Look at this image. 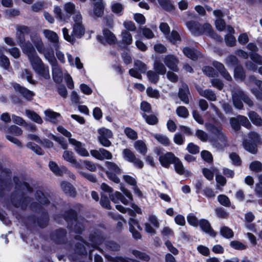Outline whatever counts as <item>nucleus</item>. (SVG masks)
<instances>
[{
	"label": "nucleus",
	"mask_w": 262,
	"mask_h": 262,
	"mask_svg": "<svg viewBox=\"0 0 262 262\" xmlns=\"http://www.w3.org/2000/svg\"><path fill=\"white\" fill-rule=\"evenodd\" d=\"M14 181L16 184V192L19 193L21 192L22 193H25L27 191L31 192L32 189L30 187L29 184L26 182H19L18 183V179L17 178H14Z\"/></svg>",
	"instance_id": "nucleus-16"
},
{
	"label": "nucleus",
	"mask_w": 262,
	"mask_h": 262,
	"mask_svg": "<svg viewBox=\"0 0 262 262\" xmlns=\"http://www.w3.org/2000/svg\"><path fill=\"white\" fill-rule=\"evenodd\" d=\"M152 135L160 143L165 146L169 145V140L166 136L158 134H152Z\"/></svg>",
	"instance_id": "nucleus-45"
},
{
	"label": "nucleus",
	"mask_w": 262,
	"mask_h": 262,
	"mask_svg": "<svg viewBox=\"0 0 262 262\" xmlns=\"http://www.w3.org/2000/svg\"><path fill=\"white\" fill-rule=\"evenodd\" d=\"M231 92L233 103L236 108L240 110L243 108V104L242 100L249 107H252L254 105L253 102L239 88H234Z\"/></svg>",
	"instance_id": "nucleus-4"
},
{
	"label": "nucleus",
	"mask_w": 262,
	"mask_h": 262,
	"mask_svg": "<svg viewBox=\"0 0 262 262\" xmlns=\"http://www.w3.org/2000/svg\"><path fill=\"white\" fill-rule=\"evenodd\" d=\"M62 158L67 162L71 163L74 167L76 168L81 167L80 164L77 161L72 151L68 150H64L63 152Z\"/></svg>",
	"instance_id": "nucleus-14"
},
{
	"label": "nucleus",
	"mask_w": 262,
	"mask_h": 262,
	"mask_svg": "<svg viewBox=\"0 0 262 262\" xmlns=\"http://www.w3.org/2000/svg\"><path fill=\"white\" fill-rule=\"evenodd\" d=\"M202 28L204 30V33H205L212 38H214L215 40L219 41H222V38L218 36L217 34L214 33L211 25L209 24H205L203 26H202Z\"/></svg>",
	"instance_id": "nucleus-28"
},
{
	"label": "nucleus",
	"mask_w": 262,
	"mask_h": 262,
	"mask_svg": "<svg viewBox=\"0 0 262 262\" xmlns=\"http://www.w3.org/2000/svg\"><path fill=\"white\" fill-rule=\"evenodd\" d=\"M67 57L70 65L72 66H75L78 69H82L83 68V64L78 57H76L74 61L71 55L68 54Z\"/></svg>",
	"instance_id": "nucleus-47"
},
{
	"label": "nucleus",
	"mask_w": 262,
	"mask_h": 262,
	"mask_svg": "<svg viewBox=\"0 0 262 262\" xmlns=\"http://www.w3.org/2000/svg\"><path fill=\"white\" fill-rule=\"evenodd\" d=\"M227 29L228 33L225 36V42L228 46H233L236 43V39L233 35L234 33V30L230 26H227Z\"/></svg>",
	"instance_id": "nucleus-22"
},
{
	"label": "nucleus",
	"mask_w": 262,
	"mask_h": 262,
	"mask_svg": "<svg viewBox=\"0 0 262 262\" xmlns=\"http://www.w3.org/2000/svg\"><path fill=\"white\" fill-rule=\"evenodd\" d=\"M140 30L143 35L148 39H151L155 36L154 33L149 28L143 27L141 28Z\"/></svg>",
	"instance_id": "nucleus-61"
},
{
	"label": "nucleus",
	"mask_w": 262,
	"mask_h": 262,
	"mask_svg": "<svg viewBox=\"0 0 262 262\" xmlns=\"http://www.w3.org/2000/svg\"><path fill=\"white\" fill-rule=\"evenodd\" d=\"M234 78L235 79L243 80L245 77L246 75L244 69L241 66H237L234 69Z\"/></svg>",
	"instance_id": "nucleus-41"
},
{
	"label": "nucleus",
	"mask_w": 262,
	"mask_h": 262,
	"mask_svg": "<svg viewBox=\"0 0 262 262\" xmlns=\"http://www.w3.org/2000/svg\"><path fill=\"white\" fill-rule=\"evenodd\" d=\"M177 114L181 117L186 118L189 116L188 110L183 106H179L176 110Z\"/></svg>",
	"instance_id": "nucleus-53"
},
{
	"label": "nucleus",
	"mask_w": 262,
	"mask_h": 262,
	"mask_svg": "<svg viewBox=\"0 0 262 262\" xmlns=\"http://www.w3.org/2000/svg\"><path fill=\"white\" fill-rule=\"evenodd\" d=\"M217 171L216 169L213 168V171L210 169L204 168L203 169L202 172L205 177L209 180H211L213 178L214 172Z\"/></svg>",
	"instance_id": "nucleus-62"
},
{
	"label": "nucleus",
	"mask_w": 262,
	"mask_h": 262,
	"mask_svg": "<svg viewBox=\"0 0 262 262\" xmlns=\"http://www.w3.org/2000/svg\"><path fill=\"white\" fill-rule=\"evenodd\" d=\"M135 149L141 155L145 156L147 152V147L146 143L142 140H139L134 143Z\"/></svg>",
	"instance_id": "nucleus-29"
},
{
	"label": "nucleus",
	"mask_w": 262,
	"mask_h": 262,
	"mask_svg": "<svg viewBox=\"0 0 262 262\" xmlns=\"http://www.w3.org/2000/svg\"><path fill=\"white\" fill-rule=\"evenodd\" d=\"M45 114V119L50 121L53 123L57 124L58 123L57 118L60 116V114L58 113L53 112L50 110H46L44 112Z\"/></svg>",
	"instance_id": "nucleus-25"
},
{
	"label": "nucleus",
	"mask_w": 262,
	"mask_h": 262,
	"mask_svg": "<svg viewBox=\"0 0 262 262\" xmlns=\"http://www.w3.org/2000/svg\"><path fill=\"white\" fill-rule=\"evenodd\" d=\"M69 142L75 146V151L82 157H88L89 154L88 150L84 147V145L79 141L73 138H69Z\"/></svg>",
	"instance_id": "nucleus-10"
},
{
	"label": "nucleus",
	"mask_w": 262,
	"mask_h": 262,
	"mask_svg": "<svg viewBox=\"0 0 262 262\" xmlns=\"http://www.w3.org/2000/svg\"><path fill=\"white\" fill-rule=\"evenodd\" d=\"M166 37L168 38L170 42L174 44L181 40L179 33L176 31H172L171 33L169 34Z\"/></svg>",
	"instance_id": "nucleus-55"
},
{
	"label": "nucleus",
	"mask_w": 262,
	"mask_h": 262,
	"mask_svg": "<svg viewBox=\"0 0 262 262\" xmlns=\"http://www.w3.org/2000/svg\"><path fill=\"white\" fill-rule=\"evenodd\" d=\"M70 214H71V217H66V219L67 221V222H69V221L71 220V222H72V224H74V231L75 232L80 233L82 231L83 229V225L81 224L78 223L77 222V220H76V212L73 211L71 210L70 211Z\"/></svg>",
	"instance_id": "nucleus-23"
},
{
	"label": "nucleus",
	"mask_w": 262,
	"mask_h": 262,
	"mask_svg": "<svg viewBox=\"0 0 262 262\" xmlns=\"http://www.w3.org/2000/svg\"><path fill=\"white\" fill-rule=\"evenodd\" d=\"M147 77L150 82L153 83H157L159 79V74L156 71L149 70L147 72Z\"/></svg>",
	"instance_id": "nucleus-49"
},
{
	"label": "nucleus",
	"mask_w": 262,
	"mask_h": 262,
	"mask_svg": "<svg viewBox=\"0 0 262 262\" xmlns=\"http://www.w3.org/2000/svg\"><path fill=\"white\" fill-rule=\"evenodd\" d=\"M205 126L206 128L215 135V137L224 133L222 130V127L220 126H216L210 123H206Z\"/></svg>",
	"instance_id": "nucleus-36"
},
{
	"label": "nucleus",
	"mask_w": 262,
	"mask_h": 262,
	"mask_svg": "<svg viewBox=\"0 0 262 262\" xmlns=\"http://www.w3.org/2000/svg\"><path fill=\"white\" fill-rule=\"evenodd\" d=\"M61 188L66 194L74 196L76 194V191L71 184L67 182H62L61 183Z\"/></svg>",
	"instance_id": "nucleus-31"
},
{
	"label": "nucleus",
	"mask_w": 262,
	"mask_h": 262,
	"mask_svg": "<svg viewBox=\"0 0 262 262\" xmlns=\"http://www.w3.org/2000/svg\"><path fill=\"white\" fill-rule=\"evenodd\" d=\"M15 90L19 93L24 98L27 99H31L34 96V93L31 91L27 89L24 87L21 86L19 84H15L14 85Z\"/></svg>",
	"instance_id": "nucleus-21"
},
{
	"label": "nucleus",
	"mask_w": 262,
	"mask_h": 262,
	"mask_svg": "<svg viewBox=\"0 0 262 262\" xmlns=\"http://www.w3.org/2000/svg\"><path fill=\"white\" fill-rule=\"evenodd\" d=\"M66 234V232L64 229H59L57 230L53 235L52 238L57 243H61Z\"/></svg>",
	"instance_id": "nucleus-40"
},
{
	"label": "nucleus",
	"mask_w": 262,
	"mask_h": 262,
	"mask_svg": "<svg viewBox=\"0 0 262 262\" xmlns=\"http://www.w3.org/2000/svg\"><path fill=\"white\" fill-rule=\"evenodd\" d=\"M250 169L255 172L261 171H262V163L258 161H253L250 164Z\"/></svg>",
	"instance_id": "nucleus-60"
},
{
	"label": "nucleus",
	"mask_w": 262,
	"mask_h": 262,
	"mask_svg": "<svg viewBox=\"0 0 262 262\" xmlns=\"http://www.w3.org/2000/svg\"><path fill=\"white\" fill-rule=\"evenodd\" d=\"M183 53L189 58L192 60H196L198 58L197 53L192 49L186 47L183 49Z\"/></svg>",
	"instance_id": "nucleus-48"
},
{
	"label": "nucleus",
	"mask_w": 262,
	"mask_h": 262,
	"mask_svg": "<svg viewBox=\"0 0 262 262\" xmlns=\"http://www.w3.org/2000/svg\"><path fill=\"white\" fill-rule=\"evenodd\" d=\"M201 229L205 232L209 234L210 236H215L216 232L211 228L209 222L205 219H202L199 221V224Z\"/></svg>",
	"instance_id": "nucleus-18"
},
{
	"label": "nucleus",
	"mask_w": 262,
	"mask_h": 262,
	"mask_svg": "<svg viewBox=\"0 0 262 262\" xmlns=\"http://www.w3.org/2000/svg\"><path fill=\"white\" fill-rule=\"evenodd\" d=\"M105 165L111 172H114L116 174H120L121 172L120 167L115 163L110 161H106L105 163Z\"/></svg>",
	"instance_id": "nucleus-43"
},
{
	"label": "nucleus",
	"mask_w": 262,
	"mask_h": 262,
	"mask_svg": "<svg viewBox=\"0 0 262 262\" xmlns=\"http://www.w3.org/2000/svg\"><path fill=\"white\" fill-rule=\"evenodd\" d=\"M212 145L218 149H223L228 145V141L224 133L215 137L211 140Z\"/></svg>",
	"instance_id": "nucleus-7"
},
{
	"label": "nucleus",
	"mask_w": 262,
	"mask_h": 262,
	"mask_svg": "<svg viewBox=\"0 0 262 262\" xmlns=\"http://www.w3.org/2000/svg\"><path fill=\"white\" fill-rule=\"evenodd\" d=\"M28 27L21 26L17 28L16 41L18 45L21 47L23 53L27 55L28 58L37 53L36 50L29 41L26 42L25 35L29 33Z\"/></svg>",
	"instance_id": "nucleus-3"
},
{
	"label": "nucleus",
	"mask_w": 262,
	"mask_h": 262,
	"mask_svg": "<svg viewBox=\"0 0 262 262\" xmlns=\"http://www.w3.org/2000/svg\"><path fill=\"white\" fill-rule=\"evenodd\" d=\"M43 34L45 37L50 42L54 43L55 46L58 45V36L57 34L54 31L46 29L43 31Z\"/></svg>",
	"instance_id": "nucleus-24"
},
{
	"label": "nucleus",
	"mask_w": 262,
	"mask_h": 262,
	"mask_svg": "<svg viewBox=\"0 0 262 262\" xmlns=\"http://www.w3.org/2000/svg\"><path fill=\"white\" fill-rule=\"evenodd\" d=\"M176 158L172 152H168L160 156L159 160L163 166L168 167L169 165L174 162Z\"/></svg>",
	"instance_id": "nucleus-12"
},
{
	"label": "nucleus",
	"mask_w": 262,
	"mask_h": 262,
	"mask_svg": "<svg viewBox=\"0 0 262 262\" xmlns=\"http://www.w3.org/2000/svg\"><path fill=\"white\" fill-rule=\"evenodd\" d=\"M186 25L191 32L195 35H201L204 32L202 26L198 22L189 21L187 22Z\"/></svg>",
	"instance_id": "nucleus-13"
},
{
	"label": "nucleus",
	"mask_w": 262,
	"mask_h": 262,
	"mask_svg": "<svg viewBox=\"0 0 262 262\" xmlns=\"http://www.w3.org/2000/svg\"><path fill=\"white\" fill-rule=\"evenodd\" d=\"M21 76L23 78L26 79L29 83L33 84H35V82L32 79V74L28 70H23L21 74Z\"/></svg>",
	"instance_id": "nucleus-57"
},
{
	"label": "nucleus",
	"mask_w": 262,
	"mask_h": 262,
	"mask_svg": "<svg viewBox=\"0 0 262 262\" xmlns=\"http://www.w3.org/2000/svg\"><path fill=\"white\" fill-rule=\"evenodd\" d=\"M35 72L46 79H49L50 77L49 68L44 64L36 70Z\"/></svg>",
	"instance_id": "nucleus-44"
},
{
	"label": "nucleus",
	"mask_w": 262,
	"mask_h": 262,
	"mask_svg": "<svg viewBox=\"0 0 262 262\" xmlns=\"http://www.w3.org/2000/svg\"><path fill=\"white\" fill-rule=\"evenodd\" d=\"M90 153L93 157L99 160H103L104 159H111L113 157L110 151L102 148L99 150H91Z\"/></svg>",
	"instance_id": "nucleus-8"
},
{
	"label": "nucleus",
	"mask_w": 262,
	"mask_h": 262,
	"mask_svg": "<svg viewBox=\"0 0 262 262\" xmlns=\"http://www.w3.org/2000/svg\"><path fill=\"white\" fill-rule=\"evenodd\" d=\"M124 132L126 136L131 140H135L138 138L137 133L130 127H126Z\"/></svg>",
	"instance_id": "nucleus-51"
},
{
	"label": "nucleus",
	"mask_w": 262,
	"mask_h": 262,
	"mask_svg": "<svg viewBox=\"0 0 262 262\" xmlns=\"http://www.w3.org/2000/svg\"><path fill=\"white\" fill-rule=\"evenodd\" d=\"M250 79L259 89V91L255 93V95L258 99H262V81L256 79L254 76H251Z\"/></svg>",
	"instance_id": "nucleus-42"
},
{
	"label": "nucleus",
	"mask_w": 262,
	"mask_h": 262,
	"mask_svg": "<svg viewBox=\"0 0 262 262\" xmlns=\"http://www.w3.org/2000/svg\"><path fill=\"white\" fill-rule=\"evenodd\" d=\"M248 116L254 124L257 126L262 125V119L261 117L255 112L250 111L248 114Z\"/></svg>",
	"instance_id": "nucleus-34"
},
{
	"label": "nucleus",
	"mask_w": 262,
	"mask_h": 262,
	"mask_svg": "<svg viewBox=\"0 0 262 262\" xmlns=\"http://www.w3.org/2000/svg\"><path fill=\"white\" fill-rule=\"evenodd\" d=\"M50 195L47 193H44L41 191H36L35 198L29 196H24L19 201L16 200L15 194H13L11 201L13 205L16 207H20L25 209L27 207L34 210H38L41 209L42 205H46L50 203Z\"/></svg>",
	"instance_id": "nucleus-1"
},
{
	"label": "nucleus",
	"mask_w": 262,
	"mask_h": 262,
	"mask_svg": "<svg viewBox=\"0 0 262 262\" xmlns=\"http://www.w3.org/2000/svg\"><path fill=\"white\" fill-rule=\"evenodd\" d=\"M154 69L155 71L160 75H164L166 72L164 64L158 59H156L154 61Z\"/></svg>",
	"instance_id": "nucleus-33"
},
{
	"label": "nucleus",
	"mask_w": 262,
	"mask_h": 262,
	"mask_svg": "<svg viewBox=\"0 0 262 262\" xmlns=\"http://www.w3.org/2000/svg\"><path fill=\"white\" fill-rule=\"evenodd\" d=\"M134 66L136 69H138L141 73H144L147 70L146 64L142 61L136 60L134 61Z\"/></svg>",
	"instance_id": "nucleus-56"
},
{
	"label": "nucleus",
	"mask_w": 262,
	"mask_h": 262,
	"mask_svg": "<svg viewBox=\"0 0 262 262\" xmlns=\"http://www.w3.org/2000/svg\"><path fill=\"white\" fill-rule=\"evenodd\" d=\"M217 200L219 203L226 207H229L230 205V201L228 197L224 194H220L217 196Z\"/></svg>",
	"instance_id": "nucleus-59"
},
{
	"label": "nucleus",
	"mask_w": 262,
	"mask_h": 262,
	"mask_svg": "<svg viewBox=\"0 0 262 262\" xmlns=\"http://www.w3.org/2000/svg\"><path fill=\"white\" fill-rule=\"evenodd\" d=\"M124 158L128 162L133 163L134 165L142 168L143 167V162L139 159L137 158L135 154L129 149L126 148L123 151Z\"/></svg>",
	"instance_id": "nucleus-6"
},
{
	"label": "nucleus",
	"mask_w": 262,
	"mask_h": 262,
	"mask_svg": "<svg viewBox=\"0 0 262 262\" xmlns=\"http://www.w3.org/2000/svg\"><path fill=\"white\" fill-rule=\"evenodd\" d=\"M160 5L166 11H172L175 7L169 0H158Z\"/></svg>",
	"instance_id": "nucleus-39"
},
{
	"label": "nucleus",
	"mask_w": 262,
	"mask_h": 262,
	"mask_svg": "<svg viewBox=\"0 0 262 262\" xmlns=\"http://www.w3.org/2000/svg\"><path fill=\"white\" fill-rule=\"evenodd\" d=\"M250 58L252 61L246 62V68L253 71H257L258 66L262 65V56L257 53H252L250 54Z\"/></svg>",
	"instance_id": "nucleus-5"
},
{
	"label": "nucleus",
	"mask_w": 262,
	"mask_h": 262,
	"mask_svg": "<svg viewBox=\"0 0 262 262\" xmlns=\"http://www.w3.org/2000/svg\"><path fill=\"white\" fill-rule=\"evenodd\" d=\"M230 245L233 248L238 250H243L247 248V246L246 245L237 241H233L231 242Z\"/></svg>",
	"instance_id": "nucleus-58"
},
{
	"label": "nucleus",
	"mask_w": 262,
	"mask_h": 262,
	"mask_svg": "<svg viewBox=\"0 0 262 262\" xmlns=\"http://www.w3.org/2000/svg\"><path fill=\"white\" fill-rule=\"evenodd\" d=\"M103 35L104 38L108 43L111 45L116 42L117 38L114 33L110 30L107 29H103Z\"/></svg>",
	"instance_id": "nucleus-32"
},
{
	"label": "nucleus",
	"mask_w": 262,
	"mask_h": 262,
	"mask_svg": "<svg viewBox=\"0 0 262 262\" xmlns=\"http://www.w3.org/2000/svg\"><path fill=\"white\" fill-rule=\"evenodd\" d=\"M99 136H102L104 138H111L113 137L112 131L108 129L102 128L98 130Z\"/></svg>",
	"instance_id": "nucleus-63"
},
{
	"label": "nucleus",
	"mask_w": 262,
	"mask_h": 262,
	"mask_svg": "<svg viewBox=\"0 0 262 262\" xmlns=\"http://www.w3.org/2000/svg\"><path fill=\"white\" fill-rule=\"evenodd\" d=\"M53 78L56 82L60 83L62 80L63 74L62 71L58 66L57 61L55 63L52 64Z\"/></svg>",
	"instance_id": "nucleus-20"
},
{
	"label": "nucleus",
	"mask_w": 262,
	"mask_h": 262,
	"mask_svg": "<svg viewBox=\"0 0 262 262\" xmlns=\"http://www.w3.org/2000/svg\"><path fill=\"white\" fill-rule=\"evenodd\" d=\"M195 136L202 142H207L209 136L208 134L201 129H197L195 134Z\"/></svg>",
	"instance_id": "nucleus-52"
},
{
	"label": "nucleus",
	"mask_w": 262,
	"mask_h": 262,
	"mask_svg": "<svg viewBox=\"0 0 262 262\" xmlns=\"http://www.w3.org/2000/svg\"><path fill=\"white\" fill-rule=\"evenodd\" d=\"M38 52L40 54H42L45 58L48 60L51 64L56 62L53 50L49 48H46L45 45L39 49Z\"/></svg>",
	"instance_id": "nucleus-11"
},
{
	"label": "nucleus",
	"mask_w": 262,
	"mask_h": 262,
	"mask_svg": "<svg viewBox=\"0 0 262 262\" xmlns=\"http://www.w3.org/2000/svg\"><path fill=\"white\" fill-rule=\"evenodd\" d=\"M173 163L174 165L175 170L178 174L184 175L186 177L191 175V172L189 170L185 169L182 163L178 158H176Z\"/></svg>",
	"instance_id": "nucleus-15"
},
{
	"label": "nucleus",
	"mask_w": 262,
	"mask_h": 262,
	"mask_svg": "<svg viewBox=\"0 0 262 262\" xmlns=\"http://www.w3.org/2000/svg\"><path fill=\"white\" fill-rule=\"evenodd\" d=\"M28 59L33 69L35 71L44 64L41 59L37 55V53L28 57Z\"/></svg>",
	"instance_id": "nucleus-27"
},
{
	"label": "nucleus",
	"mask_w": 262,
	"mask_h": 262,
	"mask_svg": "<svg viewBox=\"0 0 262 262\" xmlns=\"http://www.w3.org/2000/svg\"><path fill=\"white\" fill-rule=\"evenodd\" d=\"M220 233L225 238H230L233 236L232 230L227 227H223L221 228Z\"/></svg>",
	"instance_id": "nucleus-50"
},
{
	"label": "nucleus",
	"mask_w": 262,
	"mask_h": 262,
	"mask_svg": "<svg viewBox=\"0 0 262 262\" xmlns=\"http://www.w3.org/2000/svg\"><path fill=\"white\" fill-rule=\"evenodd\" d=\"M199 94L209 101H215L216 100L215 94L210 90H203L201 88L198 89Z\"/></svg>",
	"instance_id": "nucleus-26"
},
{
	"label": "nucleus",
	"mask_w": 262,
	"mask_h": 262,
	"mask_svg": "<svg viewBox=\"0 0 262 262\" xmlns=\"http://www.w3.org/2000/svg\"><path fill=\"white\" fill-rule=\"evenodd\" d=\"M49 166L51 170L57 176H61L64 172L68 171L66 167H62L61 168H60L57 164L53 161L50 162Z\"/></svg>",
	"instance_id": "nucleus-30"
},
{
	"label": "nucleus",
	"mask_w": 262,
	"mask_h": 262,
	"mask_svg": "<svg viewBox=\"0 0 262 262\" xmlns=\"http://www.w3.org/2000/svg\"><path fill=\"white\" fill-rule=\"evenodd\" d=\"M143 117L145 119L146 122L150 125H155L158 122V118L154 115H147L144 114Z\"/></svg>",
	"instance_id": "nucleus-54"
},
{
	"label": "nucleus",
	"mask_w": 262,
	"mask_h": 262,
	"mask_svg": "<svg viewBox=\"0 0 262 262\" xmlns=\"http://www.w3.org/2000/svg\"><path fill=\"white\" fill-rule=\"evenodd\" d=\"M30 39L37 50L42 48L44 44L42 41L41 38L37 34H33L30 35Z\"/></svg>",
	"instance_id": "nucleus-35"
},
{
	"label": "nucleus",
	"mask_w": 262,
	"mask_h": 262,
	"mask_svg": "<svg viewBox=\"0 0 262 262\" xmlns=\"http://www.w3.org/2000/svg\"><path fill=\"white\" fill-rule=\"evenodd\" d=\"M121 41L123 44L129 45L133 42L132 34L126 30H123L121 32Z\"/></svg>",
	"instance_id": "nucleus-37"
},
{
	"label": "nucleus",
	"mask_w": 262,
	"mask_h": 262,
	"mask_svg": "<svg viewBox=\"0 0 262 262\" xmlns=\"http://www.w3.org/2000/svg\"><path fill=\"white\" fill-rule=\"evenodd\" d=\"M74 24L73 25V31L71 35L69 34L68 30L66 28L62 29L64 39L71 43L76 41V38H80L85 33V28L82 23V16L77 12L73 17Z\"/></svg>",
	"instance_id": "nucleus-2"
},
{
	"label": "nucleus",
	"mask_w": 262,
	"mask_h": 262,
	"mask_svg": "<svg viewBox=\"0 0 262 262\" xmlns=\"http://www.w3.org/2000/svg\"><path fill=\"white\" fill-rule=\"evenodd\" d=\"M104 4L99 5H96L93 6V15L97 17H101L104 13Z\"/></svg>",
	"instance_id": "nucleus-46"
},
{
	"label": "nucleus",
	"mask_w": 262,
	"mask_h": 262,
	"mask_svg": "<svg viewBox=\"0 0 262 262\" xmlns=\"http://www.w3.org/2000/svg\"><path fill=\"white\" fill-rule=\"evenodd\" d=\"M212 65L219 71L222 76L228 81L232 80V77L225 69L223 64L218 61H214Z\"/></svg>",
	"instance_id": "nucleus-17"
},
{
	"label": "nucleus",
	"mask_w": 262,
	"mask_h": 262,
	"mask_svg": "<svg viewBox=\"0 0 262 262\" xmlns=\"http://www.w3.org/2000/svg\"><path fill=\"white\" fill-rule=\"evenodd\" d=\"M123 25L126 30L128 32L135 31L136 30V27L135 24L132 21H124Z\"/></svg>",
	"instance_id": "nucleus-64"
},
{
	"label": "nucleus",
	"mask_w": 262,
	"mask_h": 262,
	"mask_svg": "<svg viewBox=\"0 0 262 262\" xmlns=\"http://www.w3.org/2000/svg\"><path fill=\"white\" fill-rule=\"evenodd\" d=\"M26 114L30 119L38 124L42 123V120L41 117L35 112L29 110H26Z\"/></svg>",
	"instance_id": "nucleus-38"
},
{
	"label": "nucleus",
	"mask_w": 262,
	"mask_h": 262,
	"mask_svg": "<svg viewBox=\"0 0 262 262\" xmlns=\"http://www.w3.org/2000/svg\"><path fill=\"white\" fill-rule=\"evenodd\" d=\"M190 95L188 87L186 84H183L182 88L179 90V97L180 99L185 104H188L189 95Z\"/></svg>",
	"instance_id": "nucleus-19"
},
{
	"label": "nucleus",
	"mask_w": 262,
	"mask_h": 262,
	"mask_svg": "<svg viewBox=\"0 0 262 262\" xmlns=\"http://www.w3.org/2000/svg\"><path fill=\"white\" fill-rule=\"evenodd\" d=\"M163 61L166 66L170 70L174 72L179 70L178 64L179 63L178 59L173 55H167L163 58Z\"/></svg>",
	"instance_id": "nucleus-9"
}]
</instances>
